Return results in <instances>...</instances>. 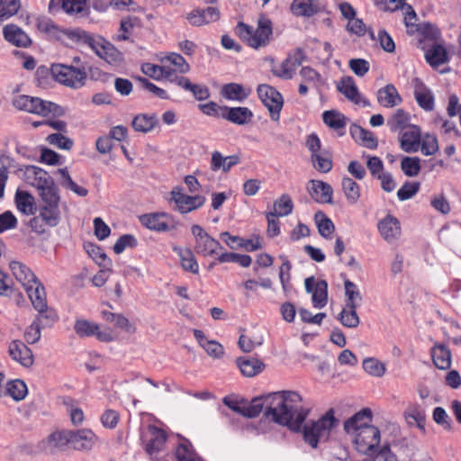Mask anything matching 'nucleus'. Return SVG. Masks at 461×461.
<instances>
[{
    "instance_id": "obj_1",
    "label": "nucleus",
    "mask_w": 461,
    "mask_h": 461,
    "mask_svg": "<svg viewBox=\"0 0 461 461\" xmlns=\"http://www.w3.org/2000/svg\"><path fill=\"white\" fill-rule=\"evenodd\" d=\"M301 395L294 391H281L254 397L249 402L245 401L243 416L252 419L263 412L264 417L278 425L286 426L290 430H302L303 440L312 448L320 441H327L330 431L339 420L330 409L317 421H308L303 427L310 410L302 404Z\"/></svg>"
},
{
    "instance_id": "obj_2",
    "label": "nucleus",
    "mask_w": 461,
    "mask_h": 461,
    "mask_svg": "<svg viewBox=\"0 0 461 461\" xmlns=\"http://www.w3.org/2000/svg\"><path fill=\"white\" fill-rule=\"evenodd\" d=\"M62 32L72 41L89 46L99 58L112 66H120L123 62V54L102 36L94 37L80 28L66 29Z\"/></svg>"
},
{
    "instance_id": "obj_3",
    "label": "nucleus",
    "mask_w": 461,
    "mask_h": 461,
    "mask_svg": "<svg viewBox=\"0 0 461 461\" xmlns=\"http://www.w3.org/2000/svg\"><path fill=\"white\" fill-rule=\"evenodd\" d=\"M234 32L242 41L257 50L269 43L273 34L272 22L267 16L261 14L258 21L257 30L243 22H239Z\"/></svg>"
},
{
    "instance_id": "obj_4",
    "label": "nucleus",
    "mask_w": 461,
    "mask_h": 461,
    "mask_svg": "<svg viewBox=\"0 0 461 461\" xmlns=\"http://www.w3.org/2000/svg\"><path fill=\"white\" fill-rule=\"evenodd\" d=\"M12 104L14 108L20 111H24L29 113L37 114L46 117L50 114L53 116H63L65 113L64 109L50 101L42 100L40 97L30 96L26 95H20L15 96Z\"/></svg>"
},
{
    "instance_id": "obj_5",
    "label": "nucleus",
    "mask_w": 461,
    "mask_h": 461,
    "mask_svg": "<svg viewBox=\"0 0 461 461\" xmlns=\"http://www.w3.org/2000/svg\"><path fill=\"white\" fill-rule=\"evenodd\" d=\"M52 77L66 86L77 89L85 86L87 75L85 68L58 63L52 65Z\"/></svg>"
},
{
    "instance_id": "obj_6",
    "label": "nucleus",
    "mask_w": 461,
    "mask_h": 461,
    "mask_svg": "<svg viewBox=\"0 0 461 461\" xmlns=\"http://www.w3.org/2000/svg\"><path fill=\"white\" fill-rule=\"evenodd\" d=\"M25 176L28 181L32 180L31 185L39 190L41 198L49 196L50 194H59L53 178L46 170L33 165L26 166Z\"/></svg>"
},
{
    "instance_id": "obj_7",
    "label": "nucleus",
    "mask_w": 461,
    "mask_h": 461,
    "mask_svg": "<svg viewBox=\"0 0 461 461\" xmlns=\"http://www.w3.org/2000/svg\"><path fill=\"white\" fill-rule=\"evenodd\" d=\"M191 232L194 237V252L203 257H212L218 253V250L223 249L221 244L211 235H209L203 227L194 224L191 227Z\"/></svg>"
},
{
    "instance_id": "obj_8",
    "label": "nucleus",
    "mask_w": 461,
    "mask_h": 461,
    "mask_svg": "<svg viewBox=\"0 0 461 461\" xmlns=\"http://www.w3.org/2000/svg\"><path fill=\"white\" fill-rule=\"evenodd\" d=\"M257 92L259 99L269 111L271 119L275 122L279 121L280 112L284 104L282 95L276 88L267 84L259 85Z\"/></svg>"
},
{
    "instance_id": "obj_9",
    "label": "nucleus",
    "mask_w": 461,
    "mask_h": 461,
    "mask_svg": "<svg viewBox=\"0 0 461 461\" xmlns=\"http://www.w3.org/2000/svg\"><path fill=\"white\" fill-rule=\"evenodd\" d=\"M139 221L145 228L157 232H166L176 229L178 221L167 212H151L139 216Z\"/></svg>"
},
{
    "instance_id": "obj_10",
    "label": "nucleus",
    "mask_w": 461,
    "mask_h": 461,
    "mask_svg": "<svg viewBox=\"0 0 461 461\" xmlns=\"http://www.w3.org/2000/svg\"><path fill=\"white\" fill-rule=\"evenodd\" d=\"M87 1L88 0H50L49 3V12L54 13L61 9L70 16L87 18L91 14Z\"/></svg>"
},
{
    "instance_id": "obj_11",
    "label": "nucleus",
    "mask_w": 461,
    "mask_h": 461,
    "mask_svg": "<svg viewBox=\"0 0 461 461\" xmlns=\"http://www.w3.org/2000/svg\"><path fill=\"white\" fill-rule=\"evenodd\" d=\"M354 442L359 452L366 455L374 454L380 443V430L373 425L364 427L356 435Z\"/></svg>"
},
{
    "instance_id": "obj_12",
    "label": "nucleus",
    "mask_w": 461,
    "mask_h": 461,
    "mask_svg": "<svg viewBox=\"0 0 461 461\" xmlns=\"http://www.w3.org/2000/svg\"><path fill=\"white\" fill-rule=\"evenodd\" d=\"M41 204L39 207V215L45 221L49 227H56L60 222V210L59 207V194H50L49 196L41 197Z\"/></svg>"
},
{
    "instance_id": "obj_13",
    "label": "nucleus",
    "mask_w": 461,
    "mask_h": 461,
    "mask_svg": "<svg viewBox=\"0 0 461 461\" xmlns=\"http://www.w3.org/2000/svg\"><path fill=\"white\" fill-rule=\"evenodd\" d=\"M171 201L175 203V210L180 213H187L202 207L205 203V197L203 195H188L182 193L181 187H175L171 191Z\"/></svg>"
},
{
    "instance_id": "obj_14",
    "label": "nucleus",
    "mask_w": 461,
    "mask_h": 461,
    "mask_svg": "<svg viewBox=\"0 0 461 461\" xmlns=\"http://www.w3.org/2000/svg\"><path fill=\"white\" fill-rule=\"evenodd\" d=\"M68 440L76 450H90L95 443L96 436L87 429L69 430Z\"/></svg>"
},
{
    "instance_id": "obj_15",
    "label": "nucleus",
    "mask_w": 461,
    "mask_h": 461,
    "mask_svg": "<svg viewBox=\"0 0 461 461\" xmlns=\"http://www.w3.org/2000/svg\"><path fill=\"white\" fill-rule=\"evenodd\" d=\"M3 35L6 41L18 48H28L32 41L18 25L9 23L4 26Z\"/></svg>"
},
{
    "instance_id": "obj_16",
    "label": "nucleus",
    "mask_w": 461,
    "mask_h": 461,
    "mask_svg": "<svg viewBox=\"0 0 461 461\" xmlns=\"http://www.w3.org/2000/svg\"><path fill=\"white\" fill-rule=\"evenodd\" d=\"M307 187L311 197L319 203H332L333 189L331 185L321 180H310Z\"/></svg>"
},
{
    "instance_id": "obj_17",
    "label": "nucleus",
    "mask_w": 461,
    "mask_h": 461,
    "mask_svg": "<svg viewBox=\"0 0 461 461\" xmlns=\"http://www.w3.org/2000/svg\"><path fill=\"white\" fill-rule=\"evenodd\" d=\"M186 19L193 26H202L220 19V11L218 8L209 6L203 9H194L189 13Z\"/></svg>"
},
{
    "instance_id": "obj_18",
    "label": "nucleus",
    "mask_w": 461,
    "mask_h": 461,
    "mask_svg": "<svg viewBox=\"0 0 461 461\" xmlns=\"http://www.w3.org/2000/svg\"><path fill=\"white\" fill-rule=\"evenodd\" d=\"M8 352L13 360L19 362L25 367H30L33 364V354L23 341L19 339L13 340L8 348Z\"/></svg>"
},
{
    "instance_id": "obj_19",
    "label": "nucleus",
    "mask_w": 461,
    "mask_h": 461,
    "mask_svg": "<svg viewBox=\"0 0 461 461\" xmlns=\"http://www.w3.org/2000/svg\"><path fill=\"white\" fill-rule=\"evenodd\" d=\"M149 438L145 445V450L151 458H158L167 441V435L163 429L156 426H149Z\"/></svg>"
},
{
    "instance_id": "obj_20",
    "label": "nucleus",
    "mask_w": 461,
    "mask_h": 461,
    "mask_svg": "<svg viewBox=\"0 0 461 461\" xmlns=\"http://www.w3.org/2000/svg\"><path fill=\"white\" fill-rule=\"evenodd\" d=\"M414 87V97L417 104L425 111H432L434 108V96L431 91L424 85L419 77L412 80Z\"/></svg>"
},
{
    "instance_id": "obj_21",
    "label": "nucleus",
    "mask_w": 461,
    "mask_h": 461,
    "mask_svg": "<svg viewBox=\"0 0 461 461\" xmlns=\"http://www.w3.org/2000/svg\"><path fill=\"white\" fill-rule=\"evenodd\" d=\"M420 129L416 125H411L400 137L401 149L407 153H414L420 149Z\"/></svg>"
},
{
    "instance_id": "obj_22",
    "label": "nucleus",
    "mask_w": 461,
    "mask_h": 461,
    "mask_svg": "<svg viewBox=\"0 0 461 461\" xmlns=\"http://www.w3.org/2000/svg\"><path fill=\"white\" fill-rule=\"evenodd\" d=\"M372 417V411L369 408H364L344 422V430L348 434L359 432L364 427L370 426Z\"/></svg>"
},
{
    "instance_id": "obj_23",
    "label": "nucleus",
    "mask_w": 461,
    "mask_h": 461,
    "mask_svg": "<svg viewBox=\"0 0 461 461\" xmlns=\"http://www.w3.org/2000/svg\"><path fill=\"white\" fill-rule=\"evenodd\" d=\"M9 267L16 280L22 284L24 289L40 281L34 273L20 261H11Z\"/></svg>"
},
{
    "instance_id": "obj_24",
    "label": "nucleus",
    "mask_w": 461,
    "mask_h": 461,
    "mask_svg": "<svg viewBox=\"0 0 461 461\" xmlns=\"http://www.w3.org/2000/svg\"><path fill=\"white\" fill-rule=\"evenodd\" d=\"M221 118L234 124L244 125L251 122L253 113L248 107H229L223 106Z\"/></svg>"
},
{
    "instance_id": "obj_25",
    "label": "nucleus",
    "mask_w": 461,
    "mask_h": 461,
    "mask_svg": "<svg viewBox=\"0 0 461 461\" xmlns=\"http://www.w3.org/2000/svg\"><path fill=\"white\" fill-rule=\"evenodd\" d=\"M377 227L381 236L388 242L398 239L401 234L400 221L391 214L381 220Z\"/></svg>"
},
{
    "instance_id": "obj_26",
    "label": "nucleus",
    "mask_w": 461,
    "mask_h": 461,
    "mask_svg": "<svg viewBox=\"0 0 461 461\" xmlns=\"http://www.w3.org/2000/svg\"><path fill=\"white\" fill-rule=\"evenodd\" d=\"M349 132L352 138L362 146L369 149H377L378 140L372 131L364 129L360 125L352 124Z\"/></svg>"
},
{
    "instance_id": "obj_27",
    "label": "nucleus",
    "mask_w": 461,
    "mask_h": 461,
    "mask_svg": "<svg viewBox=\"0 0 461 461\" xmlns=\"http://www.w3.org/2000/svg\"><path fill=\"white\" fill-rule=\"evenodd\" d=\"M402 101L401 95L393 84H388L377 91V102L384 107H394L400 104Z\"/></svg>"
},
{
    "instance_id": "obj_28",
    "label": "nucleus",
    "mask_w": 461,
    "mask_h": 461,
    "mask_svg": "<svg viewBox=\"0 0 461 461\" xmlns=\"http://www.w3.org/2000/svg\"><path fill=\"white\" fill-rule=\"evenodd\" d=\"M240 162V158L238 155L223 157L220 151L216 150L212 153L211 169L214 172L221 169L222 172L227 173Z\"/></svg>"
},
{
    "instance_id": "obj_29",
    "label": "nucleus",
    "mask_w": 461,
    "mask_h": 461,
    "mask_svg": "<svg viewBox=\"0 0 461 461\" xmlns=\"http://www.w3.org/2000/svg\"><path fill=\"white\" fill-rule=\"evenodd\" d=\"M305 58L303 50L301 48L296 49L294 53L289 55L283 62L282 73L278 76L286 79L292 78L295 69L302 65Z\"/></svg>"
},
{
    "instance_id": "obj_30",
    "label": "nucleus",
    "mask_w": 461,
    "mask_h": 461,
    "mask_svg": "<svg viewBox=\"0 0 461 461\" xmlns=\"http://www.w3.org/2000/svg\"><path fill=\"white\" fill-rule=\"evenodd\" d=\"M236 363L240 372L248 377L257 375L265 368V364L261 360L254 357H238Z\"/></svg>"
},
{
    "instance_id": "obj_31",
    "label": "nucleus",
    "mask_w": 461,
    "mask_h": 461,
    "mask_svg": "<svg viewBox=\"0 0 461 461\" xmlns=\"http://www.w3.org/2000/svg\"><path fill=\"white\" fill-rule=\"evenodd\" d=\"M321 10L322 7L314 0H294L291 5V11L296 16L311 17Z\"/></svg>"
},
{
    "instance_id": "obj_32",
    "label": "nucleus",
    "mask_w": 461,
    "mask_h": 461,
    "mask_svg": "<svg viewBox=\"0 0 461 461\" xmlns=\"http://www.w3.org/2000/svg\"><path fill=\"white\" fill-rule=\"evenodd\" d=\"M337 90L354 104H360V94L351 77H343L337 83Z\"/></svg>"
},
{
    "instance_id": "obj_33",
    "label": "nucleus",
    "mask_w": 461,
    "mask_h": 461,
    "mask_svg": "<svg viewBox=\"0 0 461 461\" xmlns=\"http://www.w3.org/2000/svg\"><path fill=\"white\" fill-rule=\"evenodd\" d=\"M25 291L36 311L44 310L48 306L45 287L40 281L26 288Z\"/></svg>"
},
{
    "instance_id": "obj_34",
    "label": "nucleus",
    "mask_w": 461,
    "mask_h": 461,
    "mask_svg": "<svg viewBox=\"0 0 461 461\" xmlns=\"http://www.w3.org/2000/svg\"><path fill=\"white\" fill-rule=\"evenodd\" d=\"M173 251L177 254L180 258L182 267L192 274H198L199 265L194 255L193 250L190 249H182L180 247H173Z\"/></svg>"
},
{
    "instance_id": "obj_35",
    "label": "nucleus",
    "mask_w": 461,
    "mask_h": 461,
    "mask_svg": "<svg viewBox=\"0 0 461 461\" xmlns=\"http://www.w3.org/2000/svg\"><path fill=\"white\" fill-rule=\"evenodd\" d=\"M221 95L227 100L243 102L250 95V89L238 83H229L222 86Z\"/></svg>"
},
{
    "instance_id": "obj_36",
    "label": "nucleus",
    "mask_w": 461,
    "mask_h": 461,
    "mask_svg": "<svg viewBox=\"0 0 461 461\" xmlns=\"http://www.w3.org/2000/svg\"><path fill=\"white\" fill-rule=\"evenodd\" d=\"M434 365L441 370H447L451 366V352L445 345H436L431 349Z\"/></svg>"
},
{
    "instance_id": "obj_37",
    "label": "nucleus",
    "mask_w": 461,
    "mask_h": 461,
    "mask_svg": "<svg viewBox=\"0 0 461 461\" xmlns=\"http://www.w3.org/2000/svg\"><path fill=\"white\" fill-rule=\"evenodd\" d=\"M176 81L179 87L191 92L198 101H203L210 97V90L206 86L193 84L189 78H179Z\"/></svg>"
},
{
    "instance_id": "obj_38",
    "label": "nucleus",
    "mask_w": 461,
    "mask_h": 461,
    "mask_svg": "<svg viewBox=\"0 0 461 461\" xmlns=\"http://www.w3.org/2000/svg\"><path fill=\"white\" fill-rule=\"evenodd\" d=\"M426 61L433 68H437L448 60L447 50L440 44H434L425 53Z\"/></svg>"
},
{
    "instance_id": "obj_39",
    "label": "nucleus",
    "mask_w": 461,
    "mask_h": 461,
    "mask_svg": "<svg viewBox=\"0 0 461 461\" xmlns=\"http://www.w3.org/2000/svg\"><path fill=\"white\" fill-rule=\"evenodd\" d=\"M158 124V120L155 114L141 113L136 115L132 120L131 125L136 131L147 133L152 131Z\"/></svg>"
},
{
    "instance_id": "obj_40",
    "label": "nucleus",
    "mask_w": 461,
    "mask_h": 461,
    "mask_svg": "<svg viewBox=\"0 0 461 461\" xmlns=\"http://www.w3.org/2000/svg\"><path fill=\"white\" fill-rule=\"evenodd\" d=\"M15 204L21 212L26 215L34 214V197L30 193L17 190L15 194Z\"/></svg>"
},
{
    "instance_id": "obj_41",
    "label": "nucleus",
    "mask_w": 461,
    "mask_h": 461,
    "mask_svg": "<svg viewBox=\"0 0 461 461\" xmlns=\"http://www.w3.org/2000/svg\"><path fill=\"white\" fill-rule=\"evenodd\" d=\"M311 161L313 167L321 173H329L332 169V156L328 150L314 153L311 156Z\"/></svg>"
},
{
    "instance_id": "obj_42",
    "label": "nucleus",
    "mask_w": 461,
    "mask_h": 461,
    "mask_svg": "<svg viewBox=\"0 0 461 461\" xmlns=\"http://www.w3.org/2000/svg\"><path fill=\"white\" fill-rule=\"evenodd\" d=\"M410 115L403 109H397L391 118L387 120V125L391 131L396 132L408 129Z\"/></svg>"
},
{
    "instance_id": "obj_43",
    "label": "nucleus",
    "mask_w": 461,
    "mask_h": 461,
    "mask_svg": "<svg viewBox=\"0 0 461 461\" xmlns=\"http://www.w3.org/2000/svg\"><path fill=\"white\" fill-rule=\"evenodd\" d=\"M314 218L320 235L326 240H330L335 230V225L332 221L321 211L315 213Z\"/></svg>"
},
{
    "instance_id": "obj_44",
    "label": "nucleus",
    "mask_w": 461,
    "mask_h": 461,
    "mask_svg": "<svg viewBox=\"0 0 461 461\" xmlns=\"http://www.w3.org/2000/svg\"><path fill=\"white\" fill-rule=\"evenodd\" d=\"M345 295H346V306L348 308H357L362 301L357 285L350 280H345L344 282Z\"/></svg>"
},
{
    "instance_id": "obj_45",
    "label": "nucleus",
    "mask_w": 461,
    "mask_h": 461,
    "mask_svg": "<svg viewBox=\"0 0 461 461\" xmlns=\"http://www.w3.org/2000/svg\"><path fill=\"white\" fill-rule=\"evenodd\" d=\"M322 120L330 128L339 131L346 127L348 119L341 113L336 110H330L322 113Z\"/></svg>"
},
{
    "instance_id": "obj_46",
    "label": "nucleus",
    "mask_w": 461,
    "mask_h": 461,
    "mask_svg": "<svg viewBox=\"0 0 461 461\" xmlns=\"http://www.w3.org/2000/svg\"><path fill=\"white\" fill-rule=\"evenodd\" d=\"M27 392L25 383L20 379L10 381L5 385V396H10L16 402L23 400Z\"/></svg>"
},
{
    "instance_id": "obj_47",
    "label": "nucleus",
    "mask_w": 461,
    "mask_h": 461,
    "mask_svg": "<svg viewBox=\"0 0 461 461\" xmlns=\"http://www.w3.org/2000/svg\"><path fill=\"white\" fill-rule=\"evenodd\" d=\"M343 193L351 204H355L360 197V187L352 178L344 176L341 180Z\"/></svg>"
},
{
    "instance_id": "obj_48",
    "label": "nucleus",
    "mask_w": 461,
    "mask_h": 461,
    "mask_svg": "<svg viewBox=\"0 0 461 461\" xmlns=\"http://www.w3.org/2000/svg\"><path fill=\"white\" fill-rule=\"evenodd\" d=\"M102 316L106 321L113 323L115 327L126 332L134 331V328L130 323L129 320L121 313H114L109 311H103Z\"/></svg>"
},
{
    "instance_id": "obj_49",
    "label": "nucleus",
    "mask_w": 461,
    "mask_h": 461,
    "mask_svg": "<svg viewBox=\"0 0 461 461\" xmlns=\"http://www.w3.org/2000/svg\"><path fill=\"white\" fill-rule=\"evenodd\" d=\"M357 308H348L346 305L338 315V320L346 328L354 329L360 323V319L357 313Z\"/></svg>"
},
{
    "instance_id": "obj_50",
    "label": "nucleus",
    "mask_w": 461,
    "mask_h": 461,
    "mask_svg": "<svg viewBox=\"0 0 461 461\" xmlns=\"http://www.w3.org/2000/svg\"><path fill=\"white\" fill-rule=\"evenodd\" d=\"M280 258L282 259L283 263L279 270V279L282 285L283 291L285 296H287L293 288V285L290 283V271L292 269V264L285 256H280Z\"/></svg>"
},
{
    "instance_id": "obj_51",
    "label": "nucleus",
    "mask_w": 461,
    "mask_h": 461,
    "mask_svg": "<svg viewBox=\"0 0 461 461\" xmlns=\"http://www.w3.org/2000/svg\"><path fill=\"white\" fill-rule=\"evenodd\" d=\"M312 304L315 308L321 309L327 304L328 283L325 280H319L312 293Z\"/></svg>"
},
{
    "instance_id": "obj_52",
    "label": "nucleus",
    "mask_w": 461,
    "mask_h": 461,
    "mask_svg": "<svg viewBox=\"0 0 461 461\" xmlns=\"http://www.w3.org/2000/svg\"><path fill=\"white\" fill-rule=\"evenodd\" d=\"M294 209V203L287 194H282L274 202V211L270 212L279 217L289 215Z\"/></svg>"
},
{
    "instance_id": "obj_53",
    "label": "nucleus",
    "mask_w": 461,
    "mask_h": 461,
    "mask_svg": "<svg viewBox=\"0 0 461 461\" xmlns=\"http://www.w3.org/2000/svg\"><path fill=\"white\" fill-rule=\"evenodd\" d=\"M59 174H60L62 177L61 185L70 191L74 192L77 195L81 197H85L87 195L88 191L86 188L79 186L77 183L73 181L71 176L68 174V168H59L57 170Z\"/></svg>"
},
{
    "instance_id": "obj_54",
    "label": "nucleus",
    "mask_w": 461,
    "mask_h": 461,
    "mask_svg": "<svg viewBox=\"0 0 461 461\" xmlns=\"http://www.w3.org/2000/svg\"><path fill=\"white\" fill-rule=\"evenodd\" d=\"M177 461H203L194 453L191 443L185 439L178 444L176 450Z\"/></svg>"
},
{
    "instance_id": "obj_55",
    "label": "nucleus",
    "mask_w": 461,
    "mask_h": 461,
    "mask_svg": "<svg viewBox=\"0 0 461 461\" xmlns=\"http://www.w3.org/2000/svg\"><path fill=\"white\" fill-rule=\"evenodd\" d=\"M38 314L33 320V322L40 326L41 329L51 327L58 320V315L55 310L48 306L44 310H38Z\"/></svg>"
},
{
    "instance_id": "obj_56",
    "label": "nucleus",
    "mask_w": 461,
    "mask_h": 461,
    "mask_svg": "<svg viewBox=\"0 0 461 461\" xmlns=\"http://www.w3.org/2000/svg\"><path fill=\"white\" fill-rule=\"evenodd\" d=\"M405 419L410 425L415 423L422 432H425L426 415L424 411L417 406L410 407L405 411Z\"/></svg>"
},
{
    "instance_id": "obj_57",
    "label": "nucleus",
    "mask_w": 461,
    "mask_h": 461,
    "mask_svg": "<svg viewBox=\"0 0 461 461\" xmlns=\"http://www.w3.org/2000/svg\"><path fill=\"white\" fill-rule=\"evenodd\" d=\"M401 169L407 176H416L420 171V159L418 157H404L401 161Z\"/></svg>"
},
{
    "instance_id": "obj_58",
    "label": "nucleus",
    "mask_w": 461,
    "mask_h": 461,
    "mask_svg": "<svg viewBox=\"0 0 461 461\" xmlns=\"http://www.w3.org/2000/svg\"><path fill=\"white\" fill-rule=\"evenodd\" d=\"M20 7V0H0V21L7 20L17 14Z\"/></svg>"
},
{
    "instance_id": "obj_59",
    "label": "nucleus",
    "mask_w": 461,
    "mask_h": 461,
    "mask_svg": "<svg viewBox=\"0 0 461 461\" xmlns=\"http://www.w3.org/2000/svg\"><path fill=\"white\" fill-rule=\"evenodd\" d=\"M75 332L79 337H91L99 330V326L86 320H77L74 325Z\"/></svg>"
},
{
    "instance_id": "obj_60",
    "label": "nucleus",
    "mask_w": 461,
    "mask_h": 461,
    "mask_svg": "<svg viewBox=\"0 0 461 461\" xmlns=\"http://www.w3.org/2000/svg\"><path fill=\"white\" fill-rule=\"evenodd\" d=\"M363 368L366 373L376 377H381L385 373L384 365L373 357L366 358L363 361Z\"/></svg>"
},
{
    "instance_id": "obj_61",
    "label": "nucleus",
    "mask_w": 461,
    "mask_h": 461,
    "mask_svg": "<svg viewBox=\"0 0 461 461\" xmlns=\"http://www.w3.org/2000/svg\"><path fill=\"white\" fill-rule=\"evenodd\" d=\"M85 249L88 255L99 265L105 266L106 261L110 265L112 264L111 259L106 256V254L104 253L101 247L94 243H87L85 245Z\"/></svg>"
},
{
    "instance_id": "obj_62",
    "label": "nucleus",
    "mask_w": 461,
    "mask_h": 461,
    "mask_svg": "<svg viewBox=\"0 0 461 461\" xmlns=\"http://www.w3.org/2000/svg\"><path fill=\"white\" fill-rule=\"evenodd\" d=\"M47 141L59 149L69 150L73 148V140L61 133H52L47 137Z\"/></svg>"
},
{
    "instance_id": "obj_63",
    "label": "nucleus",
    "mask_w": 461,
    "mask_h": 461,
    "mask_svg": "<svg viewBox=\"0 0 461 461\" xmlns=\"http://www.w3.org/2000/svg\"><path fill=\"white\" fill-rule=\"evenodd\" d=\"M138 245L137 239L131 234L122 235L113 245L115 254H121L127 248H135Z\"/></svg>"
},
{
    "instance_id": "obj_64",
    "label": "nucleus",
    "mask_w": 461,
    "mask_h": 461,
    "mask_svg": "<svg viewBox=\"0 0 461 461\" xmlns=\"http://www.w3.org/2000/svg\"><path fill=\"white\" fill-rule=\"evenodd\" d=\"M419 182H405L397 191V197L400 201H406L414 196L420 190Z\"/></svg>"
}]
</instances>
